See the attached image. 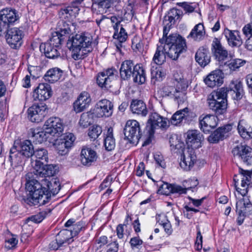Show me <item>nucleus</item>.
I'll list each match as a JSON object with an SVG mask.
<instances>
[{"label":"nucleus","instance_id":"nucleus-1","mask_svg":"<svg viewBox=\"0 0 252 252\" xmlns=\"http://www.w3.org/2000/svg\"><path fill=\"white\" fill-rule=\"evenodd\" d=\"M36 158L32 161V171L26 175V188L30 195L24 199L25 203L30 206L43 205L51 199L49 191H52V183L47 177L55 174L54 167L52 164H45L48 160L47 151L44 148H39L34 151L33 155Z\"/></svg>","mask_w":252,"mask_h":252},{"label":"nucleus","instance_id":"nucleus-2","mask_svg":"<svg viewBox=\"0 0 252 252\" xmlns=\"http://www.w3.org/2000/svg\"><path fill=\"white\" fill-rule=\"evenodd\" d=\"M231 93L234 99L240 100L242 98L244 91L242 83L239 80H232L228 89L221 88L217 91L212 92L208 95L207 99L209 108L216 115L224 114L226 112L227 102L226 99L227 92Z\"/></svg>","mask_w":252,"mask_h":252},{"label":"nucleus","instance_id":"nucleus-3","mask_svg":"<svg viewBox=\"0 0 252 252\" xmlns=\"http://www.w3.org/2000/svg\"><path fill=\"white\" fill-rule=\"evenodd\" d=\"M92 38L87 33L76 34L70 38L67 42V46L72 51V57L75 60L83 59L84 56L90 52L89 49Z\"/></svg>","mask_w":252,"mask_h":252},{"label":"nucleus","instance_id":"nucleus-4","mask_svg":"<svg viewBox=\"0 0 252 252\" xmlns=\"http://www.w3.org/2000/svg\"><path fill=\"white\" fill-rule=\"evenodd\" d=\"M186 49V40L179 34H171L165 39L164 52L171 60L176 61Z\"/></svg>","mask_w":252,"mask_h":252},{"label":"nucleus","instance_id":"nucleus-5","mask_svg":"<svg viewBox=\"0 0 252 252\" xmlns=\"http://www.w3.org/2000/svg\"><path fill=\"white\" fill-rule=\"evenodd\" d=\"M117 70L114 67L104 69L96 76V83L102 89L112 91V88L117 79Z\"/></svg>","mask_w":252,"mask_h":252},{"label":"nucleus","instance_id":"nucleus-6","mask_svg":"<svg viewBox=\"0 0 252 252\" xmlns=\"http://www.w3.org/2000/svg\"><path fill=\"white\" fill-rule=\"evenodd\" d=\"M125 138L132 144H137L142 135L139 123L136 120H128L124 128Z\"/></svg>","mask_w":252,"mask_h":252},{"label":"nucleus","instance_id":"nucleus-7","mask_svg":"<svg viewBox=\"0 0 252 252\" xmlns=\"http://www.w3.org/2000/svg\"><path fill=\"white\" fill-rule=\"evenodd\" d=\"M148 122L150 126L148 130L150 137H152L155 133V129L157 127L162 129H166L170 126L169 120L159 115L157 112H152L149 116Z\"/></svg>","mask_w":252,"mask_h":252},{"label":"nucleus","instance_id":"nucleus-8","mask_svg":"<svg viewBox=\"0 0 252 252\" xmlns=\"http://www.w3.org/2000/svg\"><path fill=\"white\" fill-rule=\"evenodd\" d=\"M24 32L18 28H11L8 30L5 37L7 43L11 48L17 49L23 43Z\"/></svg>","mask_w":252,"mask_h":252},{"label":"nucleus","instance_id":"nucleus-9","mask_svg":"<svg viewBox=\"0 0 252 252\" xmlns=\"http://www.w3.org/2000/svg\"><path fill=\"white\" fill-rule=\"evenodd\" d=\"M75 139L74 135L69 133L64 135L63 138L56 140L54 146L58 153L62 156L66 155L73 145Z\"/></svg>","mask_w":252,"mask_h":252},{"label":"nucleus","instance_id":"nucleus-10","mask_svg":"<svg viewBox=\"0 0 252 252\" xmlns=\"http://www.w3.org/2000/svg\"><path fill=\"white\" fill-rule=\"evenodd\" d=\"M28 119L32 122H41L47 114V108L45 105H33L28 109Z\"/></svg>","mask_w":252,"mask_h":252},{"label":"nucleus","instance_id":"nucleus-11","mask_svg":"<svg viewBox=\"0 0 252 252\" xmlns=\"http://www.w3.org/2000/svg\"><path fill=\"white\" fill-rule=\"evenodd\" d=\"M182 154L181 156L180 163L181 168L185 170H189L196 161V156L194 149L188 148L182 149Z\"/></svg>","mask_w":252,"mask_h":252},{"label":"nucleus","instance_id":"nucleus-12","mask_svg":"<svg viewBox=\"0 0 252 252\" xmlns=\"http://www.w3.org/2000/svg\"><path fill=\"white\" fill-rule=\"evenodd\" d=\"M113 104L107 99L99 101L94 110V114L97 118H108L112 116Z\"/></svg>","mask_w":252,"mask_h":252},{"label":"nucleus","instance_id":"nucleus-13","mask_svg":"<svg viewBox=\"0 0 252 252\" xmlns=\"http://www.w3.org/2000/svg\"><path fill=\"white\" fill-rule=\"evenodd\" d=\"M69 232L65 231H61L56 235L55 240L52 241L49 244V249L51 250H57L58 249H63L64 247L66 250L65 252H69V249L68 246L70 241H73L71 238L66 237V235Z\"/></svg>","mask_w":252,"mask_h":252},{"label":"nucleus","instance_id":"nucleus-14","mask_svg":"<svg viewBox=\"0 0 252 252\" xmlns=\"http://www.w3.org/2000/svg\"><path fill=\"white\" fill-rule=\"evenodd\" d=\"M44 127L50 132L51 135L58 136L63 130V121L58 117H51L48 119L44 124Z\"/></svg>","mask_w":252,"mask_h":252},{"label":"nucleus","instance_id":"nucleus-15","mask_svg":"<svg viewBox=\"0 0 252 252\" xmlns=\"http://www.w3.org/2000/svg\"><path fill=\"white\" fill-rule=\"evenodd\" d=\"M232 128V127L231 125H226L219 127L212 132L208 137L207 140L208 142L210 143L215 144L223 140L229 136Z\"/></svg>","mask_w":252,"mask_h":252},{"label":"nucleus","instance_id":"nucleus-16","mask_svg":"<svg viewBox=\"0 0 252 252\" xmlns=\"http://www.w3.org/2000/svg\"><path fill=\"white\" fill-rule=\"evenodd\" d=\"M212 45L215 49V56L220 66L222 67L229 60L228 51L223 47L220 41L217 38L213 40Z\"/></svg>","mask_w":252,"mask_h":252},{"label":"nucleus","instance_id":"nucleus-17","mask_svg":"<svg viewBox=\"0 0 252 252\" xmlns=\"http://www.w3.org/2000/svg\"><path fill=\"white\" fill-rule=\"evenodd\" d=\"M80 4L74 0L68 6L62 8L59 12L60 18L70 23L73 18L76 17L80 11Z\"/></svg>","mask_w":252,"mask_h":252},{"label":"nucleus","instance_id":"nucleus-18","mask_svg":"<svg viewBox=\"0 0 252 252\" xmlns=\"http://www.w3.org/2000/svg\"><path fill=\"white\" fill-rule=\"evenodd\" d=\"M96 152L90 147H85L82 149L80 154L81 163L86 166H90L96 161Z\"/></svg>","mask_w":252,"mask_h":252},{"label":"nucleus","instance_id":"nucleus-19","mask_svg":"<svg viewBox=\"0 0 252 252\" xmlns=\"http://www.w3.org/2000/svg\"><path fill=\"white\" fill-rule=\"evenodd\" d=\"M92 99L87 92L81 93L73 103L74 110L76 113H80L87 109L91 103Z\"/></svg>","mask_w":252,"mask_h":252},{"label":"nucleus","instance_id":"nucleus-20","mask_svg":"<svg viewBox=\"0 0 252 252\" xmlns=\"http://www.w3.org/2000/svg\"><path fill=\"white\" fill-rule=\"evenodd\" d=\"M223 33L230 46L232 47H240L242 44L243 40L238 31H232L226 28L224 29Z\"/></svg>","mask_w":252,"mask_h":252},{"label":"nucleus","instance_id":"nucleus-21","mask_svg":"<svg viewBox=\"0 0 252 252\" xmlns=\"http://www.w3.org/2000/svg\"><path fill=\"white\" fill-rule=\"evenodd\" d=\"M192 113L189 112L188 108L180 110L175 112L169 120L170 124L173 126H179L183 123L189 121L190 114Z\"/></svg>","mask_w":252,"mask_h":252},{"label":"nucleus","instance_id":"nucleus-22","mask_svg":"<svg viewBox=\"0 0 252 252\" xmlns=\"http://www.w3.org/2000/svg\"><path fill=\"white\" fill-rule=\"evenodd\" d=\"M9 159L13 168L19 167L22 170L26 158L16 147H13L10 150Z\"/></svg>","mask_w":252,"mask_h":252},{"label":"nucleus","instance_id":"nucleus-23","mask_svg":"<svg viewBox=\"0 0 252 252\" xmlns=\"http://www.w3.org/2000/svg\"><path fill=\"white\" fill-rule=\"evenodd\" d=\"M223 74L220 69L211 72L204 80L205 83L209 87L221 85L223 82Z\"/></svg>","mask_w":252,"mask_h":252},{"label":"nucleus","instance_id":"nucleus-24","mask_svg":"<svg viewBox=\"0 0 252 252\" xmlns=\"http://www.w3.org/2000/svg\"><path fill=\"white\" fill-rule=\"evenodd\" d=\"M50 86L46 83L39 84L34 90L33 93L34 99L40 101H44L48 99L51 95Z\"/></svg>","mask_w":252,"mask_h":252},{"label":"nucleus","instance_id":"nucleus-25","mask_svg":"<svg viewBox=\"0 0 252 252\" xmlns=\"http://www.w3.org/2000/svg\"><path fill=\"white\" fill-rule=\"evenodd\" d=\"M199 118L200 129L206 133H209L212 129L217 126V118L214 115H207L201 119Z\"/></svg>","mask_w":252,"mask_h":252},{"label":"nucleus","instance_id":"nucleus-26","mask_svg":"<svg viewBox=\"0 0 252 252\" xmlns=\"http://www.w3.org/2000/svg\"><path fill=\"white\" fill-rule=\"evenodd\" d=\"M202 134L197 130H189L187 133L186 141L190 148L197 149L201 146Z\"/></svg>","mask_w":252,"mask_h":252},{"label":"nucleus","instance_id":"nucleus-27","mask_svg":"<svg viewBox=\"0 0 252 252\" xmlns=\"http://www.w3.org/2000/svg\"><path fill=\"white\" fill-rule=\"evenodd\" d=\"M135 65L131 60H126L122 62L120 68V75L122 80H128L132 75Z\"/></svg>","mask_w":252,"mask_h":252},{"label":"nucleus","instance_id":"nucleus-28","mask_svg":"<svg viewBox=\"0 0 252 252\" xmlns=\"http://www.w3.org/2000/svg\"><path fill=\"white\" fill-rule=\"evenodd\" d=\"M195 59L201 66H206L209 63L211 60L209 49L204 47L199 48L195 54Z\"/></svg>","mask_w":252,"mask_h":252},{"label":"nucleus","instance_id":"nucleus-29","mask_svg":"<svg viewBox=\"0 0 252 252\" xmlns=\"http://www.w3.org/2000/svg\"><path fill=\"white\" fill-rule=\"evenodd\" d=\"M186 189H183L181 186L176 184H170L167 183H164L159 188V191L163 194L168 195L171 193H178L179 194H185Z\"/></svg>","mask_w":252,"mask_h":252},{"label":"nucleus","instance_id":"nucleus-30","mask_svg":"<svg viewBox=\"0 0 252 252\" xmlns=\"http://www.w3.org/2000/svg\"><path fill=\"white\" fill-rule=\"evenodd\" d=\"M19 19L17 11L12 8H4L0 11V20H2L9 25Z\"/></svg>","mask_w":252,"mask_h":252},{"label":"nucleus","instance_id":"nucleus-31","mask_svg":"<svg viewBox=\"0 0 252 252\" xmlns=\"http://www.w3.org/2000/svg\"><path fill=\"white\" fill-rule=\"evenodd\" d=\"M49 43H42L40 46V50L43 51L45 56L49 59H56L60 56L58 48Z\"/></svg>","mask_w":252,"mask_h":252},{"label":"nucleus","instance_id":"nucleus-32","mask_svg":"<svg viewBox=\"0 0 252 252\" xmlns=\"http://www.w3.org/2000/svg\"><path fill=\"white\" fill-rule=\"evenodd\" d=\"M130 108L133 113L142 116H146L148 114V110L145 103L141 100H132Z\"/></svg>","mask_w":252,"mask_h":252},{"label":"nucleus","instance_id":"nucleus-33","mask_svg":"<svg viewBox=\"0 0 252 252\" xmlns=\"http://www.w3.org/2000/svg\"><path fill=\"white\" fill-rule=\"evenodd\" d=\"M236 208L240 217H241V214H243V216H244L246 213H248L249 214H252V204L248 198H243L242 200L237 202Z\"/></svg>","mask_w":252,"mask_h":252},{"label":"nucleus","instance_id":"nucleus-34","mask_svg":"<svg viewBox=\"0 0 252 252\" xmlns=\"http://www.w3.org/2000/svg\"><path fill=\"white\" fill-rule=\"evenodd\" d=\"M251 148L246 145L240 144L235 146L232 150V153L235 158H236L242 162L248 161L246 159L247 151H250Z\"/></svg>","mask_w":252,"mask_h":252},{"label":"nucleus","instance_id":"nucleus-35","mask_svg":"<svg viewBox=\"0 0 252 252\" xmlns=\"http://www.w3.org/2000/svg\"><path fill=\"white\" fill-rule=\"evenodd\" d=\"M132 76L133 81L138 84H143L146 81L145 71L140 64H136L135 66Z\"/></svg>","mask_w":252,"mask_h":252},{"label":"nucleus","instance_id":"nucleus-36","mask_svg":"<svg viewBox=\"0 0 252 252\" xmlns=\"http://www.w3.org/2000/svg\"><path fill=\"white\" fill-rule=\"evenodd\" d=\"M63 71L57 67L48 70L44 76V79L49 83H53L59 80L62 75Z\"/></svg>","mask_w":252,"mask_h":252},{"label":"nucleus","instance_id":"nucleus-37","mask_svg":"<svg viewBox=\"0 0 252 252\" xmlns=\"http://www.w3.org/2000/svg\"><path fill=\"white\" fill-rule=\"evenodd\" d=\"M120 0H93L92 6H94L95 10H98L100 11L103 10L102 7H111L113 6H116L119 2Z\"/></svg>","mask_w":252,"mask_h":252},{"label":"nucleus","instance_id":"nucleus-38","mask_svg":"<svg viewBox=\"0 0 252 252\" xmlns=\"http://www.w3.org/2000/svg\"><path fill=\"white\" fill-rule=\"evenodd\" d=\"M18 150L26 158L32 157L34 151L32 142L28 140L21 143L20 150Z\"/></svg>","mask_w":252,"mask_h":252},{"label":"nucleus","instance_id":"nucleus-39","mask_svg":"<svg viewBox=\"0 0 252 252\" xmlns=\"http://www.w3.org/2000/svg\"><path fill=\"white\" fill-rule=\"evenodd\" d=\"M237 128L240 135L244 139L252 138V128L244 120L239 121Z\"/></svg>","mask_w":252,"mask_h":252},{"label":"nucleus","instance_id":"nucleus-40","mask_svg":"<svg viewBox=\"0 0 252 252\" xmlns=\"http://www.w3.org/2000/svg\"><path fill=\"white\" fill-rule=\"evenodd\" d=\"M246 61L242 59H231L228 60L222 68L225 70L229 69L230 71H233L244 65Z\"/></svg>","mask_w":252,"mask_h":252},{"label":"nucleus","instance_id":"nucleus-41","mask_svg":"<svg viewBox=\"0 0 252 252\" xmlns=\"http://www.w3.org/2000/svg\"><path fill=\"white\" fill-rule=\"evenodd\" d=\"M205 34L203 25L199 23L194 26L188 36V38L191 37L196 41L200 40Z\"/></svg>","mask_w":252,"mask_h":252},{"label":"nucleus","instance_id":"nucleus-42","mask_svg":"<svg viewBox=\"0 0 252 252\" xmlns=\"http://www.w3.org/2000/svg\"><path fill=\"white\" fill-rule=\"evenodd\" d=\"M104 145L106 150L108 151L113 150L115 147V140L113 137V128L111 127H109L107 129Z\"/></svg>","mask_w":252,"mask_h":252},{"label":"nucleus","instance_id":"nucleus-43","mask_svg":"<svg viewBox=\"0 0 252 252\" xmlns=\"http://www.w3.org/2000/svg\"><path fill=\"white\" fill-rule=\"evenodd\" d=\"M177 88L178 89L173 96L174 97L175 101L180 104L183 103L187 99L185 89L187 88V86L185 84L184 86H182L181 83L178 82Z\"/></svg>","mask_w":252,"mask_h":252},{"label":"nucleus","instance_id":"nucleus-44","mask_svg":"<svg viewBox=\"0 0 252 252\" xmlns=\"http://www.w3.org/2000/svg\"><path fill=\"white\" fill-rule=\"evenodd\" d=\"M166 55L164 52V46L157 45L156 52L153 58V61L157 64H162L165 62Z\"/></svg>","mask_w":252,"mask_h":252},{"label":"nucleus","instance_id":"nucleus-45","mask_svg":"<svg viewBox=\"0 0 252 252\" xmlns=\"http://www.w3.org/2000/svg\"><path fill=\"white\" fill-rule=\"evenodd\" d=\"M50 135L51 134L50 132H47V129L45 127H44V130L36 129L34 130L32 132L33 138L40 143L49 138Z\"/></svg>","mask_w":252,"mask_h":252},{"label":"nucleus","instance_id":"nucleus-46","mask_svg":"<svg viewBox=\"0 0 252 252\" xmlns=\"http://www.w3.org/2000/svg\"><path fill=\"white\" fill-rule=\"evenodd\" d=\"M85 225V223L83 221H80L72 225L69 230L66 229L63 231L69 232L66 235V237L70 238V236H71L73 237L78 235L81 230L84 229Z\"/></svg>","mask_w":252,"mask_h":252},{"label":"nucleus","instance_id":"nucleus-47","mask_svg":"<svg viewBox=\"0 0 252 252\" xmlns=\"http://www.w3.org/2000/svg\"><path fill=\"white\" fill-rule=\"evenodd\" d=\"M94 6H92V10L93 13V17L95 19V22L98 26H99L101 23V22L107 18L105 15L103 14L106 13L107 12V10L110 7H104L103 6L102 7V9H104L103 10L98 11V10H95Z\"/></svg>","mask_w":252,"mask_h":252},{"label":"nucleus","instance_id":"nucleus-48","mask_svg":"<svg viewBox=\"0 0 252 252\" xmlns=\"http://www.w3.org/2000/svg\"><path fill=\"white\" fill-rule=\"evenodd\" d=\"M114 31L113 36L114 39H117L120 43H123L126 40L128 35L123 26L120 27L119 28L114 29Z\"/></svg>","mask_w":252,"mask_h":252},{"label":"nucleus","instance_id":"nucleus-49","mask_svg":"<svg viewBox=\"0 0 252 252\" xmlns=\"http://www.w3.org/2000/svg\"><path fill=\"white\" fill-rule=\"evenodd\" d=\"M64 20H65V19H62L58 23L57 31H58L60 34L65 37L70 34L71 30L69 28V25L67 23L68 21H66V20L64 21Z\"/></svg>","mask_w":252,"mask_h":252},{"label":"nucleus","instance_id":"nucleus-50","mask_svg":"<svg viewBox=\"0 0 252 252\" xmlns=\"http://www.w3.org/2000/svg\"><path fill=\"white\" fill-rule=\"evenodd\" d=\"M239 173L242 176L241 187L245 186L246 187L249 188L251 181V174L252 173V170L250 171L249 170H245L242 168H239Z\"/></svg>","mask_w":252,"mask_h":252},{"label":"nucleus","instance_id":"nucleus-51","mask_svg":"<svg viewBox=\"0 0 252 252\" xmlns=\"http://www.w3.org/2000/svg\"><path fill=\"white\" fill-rule=\"evenodd\" d=\"M64 38L65 37L63 35H62L58 31H56L52 33L51 37L46 43H49L56 47H59Z\"/></svg>","mask_w":252,"mask_h":252},{"label":"nucleus","instance_id":"nucleus-52","mask_svg":"<svg viewBox=\"0 0 252 252\" xmlns=\"http://www.w3.org/2000/svg\"><path fill=\"white\" fill-rule=\"evenodd\" d=\"M93 113L91 112L83 113L81 114L79 120V125L83 127H87L92 122Z\"/></svg>","mask_w":252,"mask_h":252},{"label":"nucleus","instance_id":"nucleus-53","mask_svg":"<svg viewBox=\"0 0 252 252\" xmlns=\"http://www.w3.org/2000/svg\"><path fill=\"white\" fill-rule=\"evenodd\" d=\"M48 212L49 213H50V211L49 210L48 212L47 211H42L40 212L39 213L27 218L26 221L27 223L30 221L34 223H39L46 217Z\"/></svg>","mask_w":252,"mask_h":252},{"label":"nucleus","instance_id":"nucleus-54","mask_svg":"<svg viewBox=\"0 0 252 252\" xmlns=\"http://www.w3.org/2000/svg\"><path fill=\"white\" fill-rule=\"evenodd\" d=\"M165 75V71L161 68H156L151 70L152 79L155 78L156 81H162Z\"/></svg>","mask_w":252,"mask_h":252},{"label":"nucleus","instance_id":"nucleus-55","mask_svg":"<svg viewBox=\"0 0 252 252\" xmlns=\"http://www.w3.org/2000/svg\"><path fill=\"white\" fill-rule=\"evenodd\" d=\"M181 16V11L180 10L177 8L171 9L168 16V20L169 21L170 25H171L172 24H174L176 20L180 19Z\"/></svg>","mask_w":252,"mask_h":252},{"label":"nucleus","instance_id":"nucleus-56","mask_svg":"<svg viewBox=\"0 0 252 252\" xmlns=\"http://www.w3.org/2000/svg\"><path fill=\"white\" fill-rule=\"evenodd\" d=\"M18 239L15 235H11L10 237H6L4 242V247L7 250H10L15 248L18 243Z\"/></svg>","mask_w":252,"mask_h":252},{"label":"nucleus","instance_id":"nucleus-57","mask_svg":"<svg viewBox=\"0 0 252 252\" xmlns=\"http://www.w3.org/2000/svg\"><path fill=\"white\" fill-rule=\"evenodd\" d=\"M101 133V127L98 125H94L90 128L88 135L91 138L95 139Z\"/></svg>","mask_w":252,"mask_h":252},{"label":"nucleus","instance_id":"nucleus-58","mask_svg":"<svg viewBox=\"0 0 252 252\" xmlns=\"http://www.w3.org/2000/svg\"><path fill=\"white\" fill-rule=\"evenodd\" d=\"M198 181L197 179H191L188 181H186L183 182V189H186V193L187 190L190 189H193L192 190V191L196 190L195 187L198 185Z\"/></svg>","mask_w":252,"mask_h":252},{"label":"nucleus","instance_id":"nucleus-59","mask_svg":"<svg viewBox=\"0 0 252 252\" xmlns=\"http://www.w3.org/2000/svg\"><path fill=\"white\" fill-rule=\"evenodd\" d=\"M131 47L135 52H141L143 49V44L140 39L134 38L132 41Z\"/></svg>","mask_w":252,"mask_h":252},{"label":"nucleus","instance_id":"nucleus-60","mask_svg":"<svg viewBox=\"0 0 252 252\" xmlns=\"http://www.w3.org/2000/svg\"><path fill=\"white\" fill-rule=\"evenodd\" d=\"M28 71L33 78H38L40 75L41 69L39 66L30 65L28 67Z\"/></svg>","mask_w":252,"mask_h":252},{"label":"nucleus","instance_id":"nucleus-61","mask_svg":"<svg viewBox=\"0 0 252 252\" xmlns=\"http://www.w3.org/2000/svg\"><path fill=\"white\" fill-rule=\"evenodd\" d=\"M157 219H158V218H157ZM157 220L158 222L162 226L165 233L168 235H170L173 232V229L172 228V226L169 221L166 220V221L163 222V221L162 220L160 221V220Z\"/></svg>","mask_w":252,"mask_h":252},{"label":"nucleus","instance_id":"nucleus-62","mask_svg":"<svg viewBox=\"0 0 252 252\" xmlns=\"http://www.w3.org/2000/svg\"><path fill=\"white\" fill-rule=\"evenodd\" d=\"M178 88H175L173 86L166 85L162 88L163 94L166 96H173L176 92Z\"/></svg>","mask_w":252,"mask_h":252},{"label":"nucleus","instance_id":"nucleus-63","mask_svg":"<svg viewBox=\"0 0 252 252\" xmlns=\"http://www.w3.org/2000/svg\"><path fill=\"white\" fill-rule=\"evenodd\" d=\"M132 249H139L143 244V241L139 237H134L130 239L129 242Z\"/></svg>","mask_w":252,"mask_h":252},{"label":"nucleus","instance_id":"nucleus-64","mask_svg":"<svg viewBox=\"0 0 252 252\" xmlns=\"http://www.w3.org/2000/svg\"><path fill=\"white\" fill-rule=\"evenodd\" d=\"M237 175H235L234 176L233 180L235 182V186L236 187V190L238 191L239 193L241 194L243 196H244L248 191V188L244 186L242 187H237L236 185V183L238 182V179H237Z\"/></svg>","mask_w":252,"mask_h":252}]
</instances>
